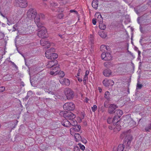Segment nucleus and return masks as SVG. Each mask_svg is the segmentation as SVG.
<instances>
[{
  "mask_svg": "<svg viewBox=\"0 0 151 151\" xmlns=\"http://www.w3.org/2000/svg\"><path fill=\"white\" fill-rule=\"evenodd\" d=\"M109 62H106L104 63V66L105 67H107V68L108 67V65L109 64Z\"/></svg>",
  "mask_w": 151,
  "mask_h": 151,
  "instance_id": "nucleus-51",
  "label": "nucleus"
},
{
  "mask_svg": "<svg viewBox=\"0 0 151 151\" xmlns=\"http://www.w3.org/2000/svg\"><path fill=\"white\" fill-rule=\"evenodd\" d=\"M118 108V106L114 104H110L108 109V113L110 114H114L115 112V111Z\"/></svg>",
  "mask_w": 151,
  "mask_h": 151,
  "instance_id": "nucleus-8",
  "label": "nucleus"
},
{
  "mask_svg": "<svg viewBox=\"0 0 151 151\" xmlns=\"http://www.w3.org/2000/svg\"><path fill=\"white\" fill-rule=\"evenodd\" d=\"M63 107L65 110L72 111L75 108V105L73 103L69 102L64 104Z\"/></svg>",
  "mask_w": 151,
  "mask_h": 151,
  "instance_id": "nucleus-7",
  "label": "nucleus"
},
{
  "mask_svg": "<svg viewBox=\"0 0 151 151\" xmlns=\"http://www.w3.org/2000/svg\"><path fill=\"white\" fill-rule=\"evenodd\" d=\"M47 32L46 30L45 27L37 32V35L40 37L44 38L47 37L46 33Z\"/></svg>",
  "mask_w": 151,
  "mask_h": 151,
  "instance_id": "nucleus-9",
  "label": "nucleus"
},
{
  "mask_svg": "<svg viewBox=\"0 0 151 151\" xmlns=\"http://www.w3.org/2000/svg\"><path fill=\"white\" fill-rule=\"evenodd\" d=\"M97 106L95 105H94L93 107H91L92 111L93 112H95V111L97 110Z\"/></svg>",
  "mask_w": 151,
  "mask_h": 151,
  "instance_id": "nucleus-40",
  "label": "nucleus"
},
{
  "mask_svg": "<svg viewBox=\"0 0 151 151\" xmlns=\"http://www.w3.org/2000/svg\"><path fill=\"white\" fill-rule=\"evenodd\" d=\"M59 36L61 37V38H63V36L62 35L59 34Z\"/></svg>",
  "mask_w": 151,
  "mask_h": 151,
  "instance_id": "nucleus-61",
  "label": "nucleus"
},
{
  "mask_svg": "<svg viewBox=\"0 0 151 151\" xmlns=\"http://www.w3.org/2000/svg\"><path fill=\"white\" fill-rule=\"evenodd\" d=\"M75 137L76 139V141H78L80 140H82V138L80 134L78 133H76L75 134Z\"/></svg>",
  "mask_w": 151,
  "mask_h": 151,
  "instance_id": "nucleus-24",
  "label": "nucleus"
},
{
  "mask_svg": "<svg viewBox=\"0 0 151 151\" xmlns=\"http://www.w3.org/2000/svg\"><path fill=\"white\" fill-rule=\"evenodd\" d=\"M121 129V126L119 125H117L114 128L115 131H119Z\"/></svg>",
  "mask_w": 151,
  "mask_h": 151,
  "instance_id": "nucleus-34",
  "label": "nucleus"
},
{
  "mask_svg": "<svg viewBox=\"0 0 151 151\" xmlns=\"http://www.w3.org/2000/svg\"><path fill=\"white\" fill-rule=\"evenodd\" d=\"M143 86V85L141 84H140L138 82L137 85V89L139 88L140 89Z\"/></svg>",
  "mask_w": 151,
  "mask_h": 151,
  "instance_id": "nucleus-38",
  "label": "nucleus"
},
{
  "mask_svg": "<svg viewBox=\"0 0 151 151\" xmlns=\"http://www.w3.org/2000/svg\"><path fill=\"white\" fill-rule=\"evenodd\" d=\"M48 51L47 52H45V55L46 58L48 59H50L51 60L56 59L58 57V55L57 54L55 53H52L50 54H47Z\"/></svg>",
  "mask_w": 151,
  "mask_h": 151,
  "instance_id": "nucleus-11",
  "label": "nucleus"
},
{
  "mask_svg": "<svg viewBox=\"0 0 151 151\" xmlns=\"http://www.w3.org/2000/svg\"><path fill=\"white\" fill-rule=\"evenodd\" d=\"M34 21L38 28H41L42 29L44 27L43 24L40 22V20L38 16L37 17L36 19H35Z\"/></svg>",
  "mask_w": 151,
  "mask_h": 151,
  "instance_id": "nucleus-13",
  "label": "nucleus"
},
{
  "mask_svg": "<svg viewBox=\"0 0 151 151\" xmlns=\"http://www.w3.org/2000/svg\"><path fill=\"white\" fill-rule=\"evenodd\" d=\"M40 43L42 46H46L47 48H49L50 46V43L49 42L45 40H41L40 41ZM45 47L46 48V47Z\"/></svg>",
  "mask_w": 151,
  "mask_h": 151,
  "instance_id": "nucleus-14",
  "label": "nucleus"
},
{
  "mask_svg": "<svg viewBox=\"0 0 151 151\" xmlns=\"http://www.w3.org/2000/svg\"><path fill=\"white\" fill-rule=\"evenodd\" d=\"M38 16L40 19V18L42 19H44V15L43 14H37V17Z\"/></svg>",
  "mask_w": 151,
  "mask_h": 151,
  "instance_id": "nucleus-39",
  "label": "nucleus"
},
{
  "mask_svg": "<svg viewBox=\"0 0 151 151\" xmlns=\"http://www.w3.org/2000/svg\"><path fill=\"white\" fill-rule=\"evenodd\" d=\"M87 78L88 76L85 75L84 76V79H87Z\"/></svg>",
  "mask_w": 151,
  "mask_h": 151,
  "instance_id": "nucleus-59",
  "label": "nucleus"
},
{
  "mask_svg": "<svg viewBox=\"0 0 151 151\" xmlns=\"http://www.w3.org/2000/svg\"><path fill=\"white\" fill-rule=\"evenodd\" d=\"M96 20L95 19H92V23L93 24L96 25Z\"/></svg>",
  "mask_w": 151,
  "mask_h": 151,
  "instance_id": "nucleus-46",
  "label": "nucleus"
},
{
  "mask_svg": "<svg viewBox=\"0 0 151 151\" xmlns=\"http://www.w3.org/2000/svg\"><path fill=\"white\" fill-rule=\"evenodd\" d=\"M137 52L138 53V57H139L140 56L141 52L139 50H138Z\"/></svg>",
  "mask_w": 151,
  "mask_h": 151,
  "instance_id": "nucleus-54",
  "label": "nucleus"
},
{
  "mask_svg": "<svg viewBox=\"0 0 151 151\" xmlns=\"http://www.w3.org/2000/svg\"><path fill=\"white\" fill-rule=\"evenodd\" d=\"M27 16L28 17L32 19H36L37 15L36 10L34 9H30L27 12Z\"/></svg>",
  "mask_w": 151,
  "mask_h": 151,
  "instance_id": "nucleus-6",
  "label": "nucleus"
},
{
  "mask_svg": "<svg viewBox=\"0 0 151 151\" xmlns=\"http://www.w3.org/2000/svg\"><path fill=\"white\" fill-rule=\"evenodd\" d=\"M138 48L136 47H135L134 48L135 50L136 51H138Z\"/></svg>",
  "mask_w": 151,
  "mask_h": 151,
  "instance_id": "nucleus-63",
  "label": "nucleus"
},
{
  "mask_svg": "<svg viewBox=\"0 0 151 151\" xmlns=\"http://www.w3.org/2000/svg\"><path fill=\"white\" fill-rule=\"evenodd\" d=\"M81 69H79L78 70V73L77 74V75L78 76H80V73L81 72Z\"/></svg>",
  "mask_w": 151,
  "mask_h": 151,
  "instance_id": "nucleus-49",
  "label": "nucleus"
},
{
  "mask_svg": "<svg viewBox=\"0 0 151 151\" xmlns=\"http://www.w3.org/2000/svg\"><path fill=\"white\" fill-rule=\"evenodd\" d=\"M134 10L135 11V12H136V13L137 14H139V12H138V10L137 9H136V8H134Z\"/></svg>",
  "mask_w": 151,
  "mask_h": 151,
  "instance_id": "nucleus-50",
  "label": "nucleus"
},
{
  "mask_svg": "<svg viewBox=\"0 0 151 151\" xmlns=\"http://www.w3.org/2000/svg\"><path fill=\"white\" fill-rule=\"evenodd\" d=\"M99 35L101 37L103 38H105L107 36L106 34L103 31L99 32Z\"/></svg>",
  "mask_w": 151,
  "mask_h": 151,
  "instance_id": "nucleus-28",
  "label": "nucleus"
},
{
  "mask_svg": "<svg viewBox=\"0 0 151 151\" xmlns=\"http://www.w3.org/2000/svg\"><path fill=\"white\" fill-rule=\"evenodd\" d=\"M95 17H96L98 16L97 18L98 19V21L99 22V24H102L103 23V19L101 14L99 13H96L95 14Z\"/></svg>",
  "mask_w": 151,
  "mask_h": 151,
  "instance_id": "nucleus-20",
  "label": "nucleus"
},
{
  "mask_svg": "<svg viewBox=\"0 0 151 151\" xmlns=\"http://www.w3.org/2000/svg\"><path fill=\"white\" fill-rule=\"evenodd\" d=\"M139 19H140V18L139 17H138L137 18V22L139 24H140V23L139 22Z\"/></svg>",
  "mask_w": 151,
  "mask_h": 151,
  "instance_id": "nucleus-57",
  "label": "nucleus"
},
{
  "mask_svg": "<svg viewBox=\"0 0 151 151\" xmlns=\"http://www.w3.org/2000/svg\"><path fill=\"white\" fill-rule=\"evenodd\" d=\"M92 6L94 9H97L98 6V0H93L92 2Z\"/></svg>",
  "mask_w": 151,
  "mask_h": 151,
  "instance_id": "nucleus-22",
  "label": "nucleus"
},
{
  "mask_svg": "<svg viewBox=\"0 0 151 151\" xmlns=\"http://www.w3.org/2000/svg\"><path fill=\"white\" fill-rule=\"evenodd\" d=\"M63 14H60L58 16V17L60 19H62L63 17Z\"/></svg>",
  "mask_w": 151,
  "mask_h": 151,
  "instance_id": "nucleus-44",
  "label": "nucleus"
},
{
  "mask_svg": "<svg viewBox=\"0 0 151 151\" xmlns=\"http://www.w3.org/2000/svg\"><path fill=\"white\" fill-rule=\"evenodd\" d=\"M109 102L108 101H106L104 103V106L106 108H108V104Z\"/></svg>",
  "mask_w": 151,
  "mask_h": 151,
  "instance_id": "nucleus-43",
  "label": "nucleus"
},
{
  "mask_svg": "<svg viewBox=\"0 0 151 151\" xmlns=\"http://www.w3.org/2000/svg\"><path fill=\"white\" fill-rule=\"evenodd\" d=\"M106 52H103L102 54H101V58L102 60H105V58H106Z\"/></svg>",
  "mask_w": 151,
  "mask_h": 151,
  "instance_id": "nucleus-36",
  "label": "nucleus"
},
{
  "mask_svg": "<svg viewBox=\"0 0 151 151\" xmlns=\"http://www.w3.org/2000/svg\"><path fill=\"white\" fill-rule=\"evenodd\" d=\"M5 90V88L4 86L0 87V93L4 92Z\"/></svg>",
  "mask_w": 151,
  "mask_h": 151,
  "instance_id": "nucleus-41",
  "label": "nucleus"
},
{
  "mask_svg": "<svg viewBox=\"0 0 151 151\" xmlns=\"http://www.w3.org/2000/svg\"><path fill=\"white\" fill-rule=\"evenodd\" d=\"M78 80V81L79 82H81L82 81V79L81 78L79 77H77Z\"/></svg>",
  "mask_w": 151,
  "mask_h": 151,
  "instance_id": "nucleus-53",
  "label": "nucleus"
},
{
  "mask_svg": "<svg viewBox=\"0 0 151 151\" xmlns=\"http://www.w3.org/2000/svg\"><path fill=\"white\" fill-rule=\"evenodd\" d=\"M6 19H7V24L9 25H10L12 24V23H11V22L9 21V20L7 18H6Z\"/></svg>",
  "mask_w": 151,
  "mask_h": 151,
  "instance_id": "nucleus-47",
  "label": "nucleus"
},
{
  "mask_svg": "<svg viewBox=\"0 0 151 151\" xmlns=\"http://www.w3.org/2000/svg\"><path fill=\"white\" fill-rule=\"evenodd\" d=\"M55 84L56 83L55 82L53 81H51L49 85L50 88H44V90L45 92H47L53 95V97L55 99H56L57 96L55 95L54 92Z\"/></svg>",
  "mask_w": 151,
  "mask_h": 151,
  "instance_id": "nucleus-2",
  "label": "nucleus"
},
{
  "mask_svg": "<svg viewBox=\"0 0 151 151\" xmlns=\"http://www.w3.org/2000/svg\"><path fill=\"white\" fill-rule=\"evenodd\" d=\"M62 124L65 127H70V122L68 120V119H65L63 120L62 122Z\"/></svg>",
  "mask_w": 151,
  "mask_h": 151,
  "instance_id": "nucleus-19",
  "label": "nucleus"
},
{
  "mask_svg": "<svg viewBox=\"0 0 151 151\" xmlns=\"http://www.w3.org/2000/svg\"><path fill=\"white\" fill-rule=\"evenodd\" d=\"M110 92L109 91H106L104 94V97L108 100H109L110 98Z\"/></svg>",
  "mask_w": 151,
  "mask_h": 151,
  "instance_id": "nucleus-25",
  "label": "nucleus"
},
{
  "mask_svg": "<svg viewBox=\"0 0 151 151\" xmlns=\"http://www.w3.org/2000/svg\"><path fill=\"white\" fill-rule=\"evenodd\" d=\"M89 72L88 70H86V71L85 75L88 76V75L89 73Z\"/></svg>",
  "mask_w": 151,
  "mask_h": 151,
  "instance_id": "nucleus-52",
  "label": "nucleus"
},
{
  "mask_svg": "<svg viewBox=\"0 0 151 151\" xmlns=\"http://www.w3.org/2000/svg\"><path fill=\"white\" fill-rule=\"evenodd\" d=\"M119 118H118V117H117V116H115L112 119V122H113L114 124L115 123H116L119 121Z\"/></svg>",
  "mask_w": 151,
  "mask_h": 151,
  "instance_id": "nucleus-31",
  "label": "nucleus"
},
{
  "mask_svg": "<svg viewBox=\"0 0 151 151\" xmlns=\"http://www.w3.org/2000/svg\"><path fill=\"white\" fill-rule=\"evenodd\" d=\"M9 62H10L13 65L15 64V63L13 62L11 60L9 61Z\"/></svg>",
  "mask_w": 151,
  "mask_h": 151,
  "instance_id": "nucleus-62",
  "label": "nucleus"
},
{
  "mask_svg": "<svg viewBox=\"0 0 151 151\" xmlns=\"http://www.w3.org/2000/svg\"><path fill=\"white\" fill-rule=\"evenodd\" d=\"M112 119L109 117L107 119V122L109 124H110L111 122H112Z\"/></svg>",
  "mask_w": 151,
  "mask_h": 151,
  "instance_id": "nucleus-42",
  "label": "nucleus"
},
{
  "mask_svg": "<svg viewBox=\"0 0 151 151\" xmlns=\"http://www.w3.org/2000/svg\"><path fill=\"white\" fill-rule=\"evenodd\" d=\"M82 142L84 143H86L87 142V141L86 139H84V140H83Z\"/></svg>",
  "mask_w": 151,
  "mask_h": 151,
  "instance_id": "nucleus-60",
  "label": "nucleus"
},
{
  "mask_svg": "<svg viewBox=\"0 0 151 151\" xmlns=\"http://www.w3.org/2000/svg\"><path fill=\"white\" fill-rule=\"evenodd\" d=\"M124 148V145H119L116 151H123Z\"/></svg>",
  "mask_w": 151,
  "mask_h": 151,
  "instance_id": "nucleus-27",
  "label": "nucleus"
},
{
  "mask_svg": "<svg viewBox=\"0 0 151 151\" xmlns=\"http://www.w3.org/2000/svg\"><path fill=\"white\" fill-rule=\"evenodd\" d=\"M151 129V124L148 125L145 129V130L146 132H149L150 129Z\"/></svg>",
  "mask_w": 151,
  "mask_h": 151,
  "instance_id": "nucleus-33",
  "label": "nucleus"
},
{
  "mask_svg": "<svg viewBox=\"0 0 151 151\" xmlns=\"http://www.w3.org/2000/svg\"><path fill=\"white\" fill-rule=\"evenodd\" d=\"M112 57L111 54L107 52H106V57L105 58V60H112Z\"/></svg>",
  "mask_w": 151,
  "mask_h": 151,
  "instance_id": "nucleus-23",
  "label": "nucleus"
},
{
  "mask_svg": "<svg viewBox=\"0 0 151 151\" xmlns=\"http://www.w3.org/2000/svg\"><path fill=\"white\" fill-rule=\"evenodd\" d=\"M78 145L80 147L81 149L82 150H84L85 149V147L83 145L81 144L80 143L78 144Z\"/></svg>",
  "mask_w": 151,
  "mask_h": 151,
  "instance_id": "nucleus-37",
  "label": "nucleus"
},
{
  "mask_svg": "<svg viewBox=\"0 0 151 151\" xmlns=\"http://www.w3.org/2000/svg\"><path fill=\"white\" fill-rule=\"evenodd\" d=\"M103 75L106 77H109L112 74L111 71L109 69L104 70L103 72Z\"/></svg>",
  "mask_w": 151,
  "mask_h": 151,
  "instance_id": "nucleus-17",
  "label": "nucleus"
},
{
  "mask_svg": "<svg viewBox=\"0 0 151 151\" xmlns=\"http://www.w3.org/2000/svg\"><path fill=\"white\" fill-rule=\"evenodd\" d=\"M115 114V116H117L118 118H119L123 114V112L121 110L117 109L115 110V112L114 113Z\"/></svg>",
  "mask_w": 151,
  "mask_h": 151,
  "instance_id": "nucleus-18",
  "label": "nucleus"
},
{
  "mask_svg": "<svg viewBox=\"0 0 151 151\" xmlns=\"http://www.w3.org/2000/svg\"><path fill=\"white\" fill-rule=\"evenodd\" d=\"M60 115L68 120H73L76 117V115L70 111H62L60 112Z\"/></svg>",
  "mask_w": 151,
  "mask_h": 151,
  "instance_id": "nucleus-3",
  "label": "nucleus"
},
{
  "mask_svg": "<svg viewBox=\"0 0 151 151\" xmlns=\"http://www.w3.org/2000/svg\"><path fill=\"white\" fill-rule=\"evenodd\" d=\"M103 83L105 86L108 87L110 86H112L114 84V82L113 80H104L103 81Z\"/></svg>",
  "mask_w": 151,
  "mask_h": 151,
  "instance_id": "nucleus-12",
  "label": "nucleus"
},
{
  "mask_svg": "<svg viewBox=\"0 0 151 151\" xmlns=\"http://www.w3.org/2000/svg\"><path fill=\"white\" fill-rule=\"evenodd\" d=\"M15 1L16 6L21 8H25L28 6L27 0H15Z\"/></svg>",
  "mask_w": 151,
  "mask_h": 151,
  "instance_id": "nucleus-5",
  "label": "nucleus"
},
{
  "mask_svg": "<svg viewBox=\"0 0 151 151\" xmlns=\"http://www.w3.org/2000/svg\"><path fill=\"white\" fill-rule=\"evenodd\" d=\"M58 63V61L56 60H51L49 62L47 66L48 68H52L56 65Z\"/></svg>",
  "mask_w": 151,
  "mask_h": 151,
  "instance_id": "nucleus-15",
  "label": "nucleus"
},
{
  "mask_svg": "<svg viewBox=\"0 0 151 151\" xmlns=\"http://www.w3.org/2000/svg\"><path fill=\"white\" fill-rule=\"evenodd\" d=\"M70 12H75L76 13H77V12L76 11H74V10H70Z\"/></svg>",
  "mask_w": 151,
  "mask_h": 151,
  "instance_id": "nucleus-56",
  "label": "nucleus"
},
{
  "mask_svg": "<svg viewBox=\"0 0 151 151\" xmlns=\"http://www.w3.org/2000/svg\"><path fill=\"white\" fill-rule=\"evenodd\" d=\"M120 137L122 139L125 138V140L122 145H124V147L126 145L127 148L130 149L131 148L130 145L132 139L130 131L128 130L123 132L121 135Z\"/></svg>",
  "mask_w": 151,
  "mask_h": 151,
  "instance_id": "nucleus-1",
  "label": "nucleus"
},
{
  "mask_svg": "<svg viewBox=\"0 0 151 151\" xmlns=\"http://www.w3.org/2000/svg\"><path fill=\"white\" fill-rule=\"evenodd\" d=\"M99 28L101 29L104 30L106 28V25L103 23H102V24H99Z\"/></svg>",
  "mask_w": 151,
  "mask_h": 151,
  "instance_id": "nucleus-30",
  "label": "nucleus"
},
{
  "mask_svg": "<svg viewBox=\"0 0 151 151\" xmlns=\"http://www.w3.org/2000/svg\"><path fill=\"white\" fill-rule=\"evenodd\" d=\"M52 68V71H51L50 72V75L55 76L59 73V71L60 70L59 66H55Z\"/></svg>",
  "mask_w": 151,
  "mask_h": 151,
  "instance_id": "nucleus-10",
  "label": "nucleus"
},
{
  "mask_svg": "<svg viewBox=\"0 0 151 151\" xmlns=\"http://www.w3.org/2000/svg\"><path fill=\"white\" fill-rule=\"evenodd\" d=\"M58 74L60 77H63L65 76V73L63 71H60V70L59 71Z\"/></svg>",
  "mask_w": 151,
  "mask_h": 151,
  "instance_id": "nucleus-32",
  "label": "nucleus"
},
{
  "mask_svg": "<svg viewBox=\"0 0 151 151\" xmlns=\"http://www.w3.org/2000/svg\"><path fill=\"white\" fill-rule=\"evenodd\" d=\"M149 5H150L151 6V0H149V2L148 3Z\"/></svg>",
  "mask_w": 151,
  "mask_h": 151,
  "instance_id": "nucleus-64",
  "label": "nucleus"
},
{
  "mask_svg": "<svg viewBox=\"0 0 151 151\" xmlns=\"http://www.w3.org/2000/svg\"><path fill=\"white\" fill-rule=\"evenodd\" d=\"M32 94L33 93L32 91H28L27 93V96L23 99V100L26 101L28 99V98L31 96Z\"/></svg>",
  "mask_w": 151,
  "mask_h": 151,
  "instance_id": "nucleus-26",
  "label": "nucleus"
},
{
  "mask_svg": "<svg viewBox=\"0 0 151 151\" xmlns=\"http://www.w3.org/2000/svg\"><path fill=\"white\" fill-rule=\"evenodd\" d=\"M47 51H48V52H47V54L52 53V52L55 51V49L54 48L52 47L50 48V49L46 50L45 52H47Z\"/></svg>",
  "mask_w": 151,
  "mask_h": 151,
  "instance_id": "nucleus-35",
  "label": "nucleus"
},
{
  "mask_svg": "<svg viewBox=\"0 0 151 151\" xmlns=\"http://www.w3.org/2000/svg\"><path fill=\"white\" fill-rule=\"evenodd\" d=\"M17 25L16 24L14 25L13 27L14 30H13V31H15L17 30Z\"/></svg>",
  "mask_w": 151,
  "mask_h": 151,
  "instance_id": "nucleus-45",
  "label": "nucleus"
},
{
  "mask_svg": "<svg viewBox=\"0 0 151 151\" xmlns=\"http://www.w3.org/2000/svg\"><path fill=\"white\" fill-rule=\"evenodd\" d=\"M105 47H106V46L104 45H102L101 46L100 49L101 50H102L103 48H105Z\"/></svg>",
  "mask_w": 151,
  "mask_h": 151,
  "instance_id": "nucleus-48",
  "label": "nucleus"
},
{
  "mask_svg": "<svg viewBox=\"0 0 151 151\" xmlns=\"http://www.w3.org/2000/svg\"><path fill=\"white\" fill-rule=\"evenodd\" d=\"M60 83L63 85H65L66 86H68L70 84V82L68 79L64 78L60 80Z\"/></svg>",
  "mask_w": 151,
  "mask_h": 151,
  "instance_id": "nucleus-16",
  "label": "nucleus"
},
{
  "mask_svg": "<svg viewBox=\"0 0 151 151\" xmlns=\"http://www.w3.org/2000/svg\"><path fill=\"white\" fill-rule=\"evenodd\" d=\"M70 126H76L78 124L76 120H73V119L71 120L70 122Z\"/></svg>",
  "mask_w": 151,
  "mask_h": 151,
  "instance_id": "nucleus-29",
  "label": "nucleus"
},
{
  "mask_svg": "<svg viewBox=\"0 0 151 151\" xmlns=\"http://www.w3.org/2000/svg\"><path fill=\"white\" fill-rule=\"evenodd\" d=\"M140 30L142 33H143L144 32V31L142 29V27H141V26L140 27Z\"/></svg>",
  "mask_w": 151,
  "mask_h": 151,
  "instance_id": "nucleus-55",
  "label": "nucleus"
},
{
  "mask_svg": "<svg viewBox=\"0 0 151 151\" xmlns=\"http://www.w3.org/2000/svg\"><path fill=\"white\" fill-rule=\"evenodd\" d=\"M109 47L108 46H106V47H105V49L106 50H108V49H109Z\"/></svg>",
  "mask_w": 151,
  "mask_h": 151,
  "instance_id": "nucleus-58",
  "label": "nucleus"
},
{
  "mask_svg": "<svg viewBox=\"0 0 151 151\" xmlns=\"http://www.w3.org/2000/svg\"><path fill=\"white\" fill-rule=\"evenodd\" d=\"M74 127H72L70 129V131H73L78 132L81 128V126L79 125H77L76 126H74Z\"/></svg>",
  "mask_w": 151,
  "mask_h": 151,
  "instance_id": "nucleus-21",
  "label": "nucleus"
},
{
  "mask_svg": "<svg viewBox=\"0 0 151 151\" xmlns=\"http://www.w3.org/2000/svg\"><path fill=\"white\" fill-rule=\"evenodd\" d=\"M65 94L68 100L72 99L74 96L73 91L70 88H66L64 91Z\"/></svg>",
  "mask_w": 151,
  "mask_h": 151,
  "instance_id": "nucleus-4",
  "label": "nucleus"
}]
</instances>
